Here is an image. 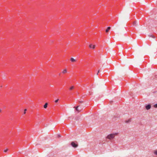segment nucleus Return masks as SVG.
Here are the masks:
<instances>
[{
    "label": "nucleus",
    "instance_id": "f257e3e1",
    "mask_svg": "<svg viewBox=\"0 0 157 157\" xmlns=\"http://www.w3.org/2000/svg\"><path fill=\"white\" fill-rule=\"evenodd\" d=\"M117 134V133L110 134L107 136V138L109 140H111Z\"/></svg>",
    "mask_w": 157,
    "mask_h": 157
},
{
    "label": "nucleus",
    "instance_id": "f03ea898",
    "mask_svg": "<svg viewBox=\"0 0 157 157\" xmlns=\"http://www.w3.org/2000/svg\"><path fill=\"white\" fill-rule=\"evenodd\" d=\"M71 144V146L74 148H76L78 146L77 144L73 142H72Z\"/></svg>",
    "mask_w": 157,
    "mask_h": 157
},
{
    "label": "nucleus",
    "instance_id": "7ed1b4c3",
    "mask_svg": "<svg viewBox=\"0 0 157 157\" xmlns=\"http://www.w3.org/2000/svg\"><path fill=\"white\" fill-rule=\"evenodd\" d=\"M145 108L147 110H149L151 108V105L150 104L146 105Z\"/></svg>",
    "mask_w": 157,
    "mask_h": 157
},
{
    "label": "nucleus",
    "instance_id": "20e7f679",
    "mask_svg": "<svg viewBox=\"0 0 157 157\" xmlns=\"http://www.w3.org/2000/svg\"><path fill=\"white\" fill-rule=\"evenodd\" d=\"M137 25V24L136 23V21H135L133 23V26H136Z\"/></svg>",
    "mask_w": 157,
    "mask_h": 157
},
{
    "label": "nucleus",
    "instance_id": "39448f33",
    "mask_svg": "<svg viewBox=\"0 0 157 157\" xmlns=\"http://www.w3.org/2000/svg\"><path fill=\"white\" fill-rule=\"evenodd\" d=\"M131 119H129L127 120H126L125 121V123H129V122H131Z\"/></svg>",
    "mask_w": 157,
    "mask_h": 157
},
{
    "label": "nucleus",
    "instance_id": "423d86ee",
    "mask_svg": "<svg viewBox=\"0 0 157 157\" xmlns=\"http://www.w3.org/2000/svg\"><path fill=\"white\" fill-rule=\"evenodd\" d=\"M95 45H93L92 44H90L89 46V47H90V48H92L93 49H94L95 48Z\"/></svg>",
    "mask_w": 157,
    "mask_h": 157
},
{
    "label": "nucleus",
    "instance_id": "0eeeda50",
    "mask_svg": "<svg viewBox=\"0 0 157 157\" xmlns=\"http://www.w3.org/2000/svg\"><path fill=\"white\" fill-rule=\"evenodd\" d=\"M48 105V103H46L44 105V108L46 109Z\"/></svg>",
    "mask_w": 157,
    "mask_h": 157
},
{
    "label": "nucleus",
    "instance_id": "6e6552de",
    "mask_svg": "<svg viewBox=\"0 0 157 157\" xmlns=\"http://www.w3.org/2000/svg\"><path fill=\"white\" fill-rule=\"evenodd\" d=\"M110 29V27H109L107 28V29L105 31L106 32H108Z\"/></svg>",
    "mask_w": 157,
    "mask_h": 157
},
{
    "label": "nucleus",
    "instance_id": "1a4fd4ad",
    "mask_svg": "<svg viewBox=\"0 0 157 157\" xmlns=\"http://www.w3.org/2000/svg\"><path fill=\"white\" fill-rule=\"evenodd\" d=\"M71 60L72 62H74L76 60L73 58H71Z\"/></svg>",
    "mask_w": 157,
    "mask_h": 157
},
{
    "label": "nucleus",
    "instance_id": "9d476101",
    "mask_svg": "<svg viewBox=\"0 0 157 157\" xmlns=\"http://www.w3.org/2000/svg\"><path fill=\"white\" fill-rule=\"evenodd\" d=\"M78 107H79V106H77L76 107H74V108H75V109H76V110L77 111H78V112H79V110H78Z\"/></svg>",
    "mask_w": 157,
    "mask_h": 157
},
{
    "label": "nucleus",
    "instance_id": "9b49d317",
    "mask_svg": "<svg viewBox=\"0 0 157 157\" xmlns=\"http://www.w3.org/2000/svg\"><path fill=\"white\" fill-rule=\"evenodd\" d=\"M67 72V70L66 69L64 70L63 71L62 73L63 74H64Z\"/></svg>",
    "mask_w": 157,
    "mask_h": 157
},
{
    "label": "nucleus",
    "instance_id": "f8f14e48",
    "mask_svg": "<svg viewBox=\"0 0 157 157\" xmlns=\"http://www.w3.org/2000/svg\"><path fill=\"white\" fill-rule=\"evenodd\" d=\"M149 36L150 37H152L153 38H155V36L154 35H152V34L149 35Z\"/></svg>",
    "mask_w": 157,
    "mask_h": 157
},
{
    "label": "nucleus",
    "instance_id": "ddd939ff",
    "mask_svg": "<svg viewBox=\"0 0 157 157\" xmlns=\"http://www.w3.org/2000/svg\"><path fill=\"white\" fill-rule=\"evenodd\" d=\"M154 153L155 155H157V150H155L154 151Z\"/></svg>",
    "mask_w": 157,
    "mask_h": 157
},
{
    "label": "nucleus",
    "instance_id": "4468645a",
    "mask_svg": "<svg viewBox=\"0 0 157 157\" xmlns=\"http://www.w3.org/2000/svg\"><path fill=\"white\" fill-rule=\"evenodd\" d=\"M74 86H71L70 88V90H72V89H74Z\"/></svg>",
    "mask_w": 157,
    "mask_h": 157
},
{
    "label": "nucleus",
    "instance_id": "2eb2a0df",
    "mask_svg": "<svg viewBox=\"0 0 157 157\" xmlns=\"http://www.w3.org/2000/svg\"><path fill=\"white\" fill-rule=\"evenodd\" d=\"M154 107L155 108H157V103L154 105Z\"/></svg>",
    "mask_w": 157,
    "mask_h": 157
},
{
    "label": "nucleus",
    "instance_id": "dca6fc26",
    "mask_svg": "<svg viewBox=\"0 0 157 157\" xmlns=\"http://www.w3.org/2000/svg\"><path fill=\"white\" fill-rule=\"evenodd\" d=\"M27 111V109H25L24 110V114H25V113H26V111Z\"/></svg>",
    "mask_w": 157,
    "mask_h": 157
},
{
    "label": "nucleus",
    "instance_id": "f3484780",
    "mask_svg": "<svg viewBox=\"0 0 157 157\" xmlns=\"http://www.w3.org/2000/svg\"><path fill=\"white\" fill-rule=\"evenodd\" d=\"M8 149H7L5 150H4V152H6L8 151Z\"/></svg>",
    "mask_w": 157,
    "mask_h": 157
},
{
    "label": "nucleus",
    "instance_id": "a211bd4d",
    "mask_svg": "<svg viewBox=\"0 0 157 157\" xmlns=\"http://www.w3.org/2000/svg\"><path fill=\"white\" fill-rule=\"evenodd\" d=\"M58 101H59V99H57L55 101V102L56 103H57V102H58Z\"/></svg>",
    "mask_w": 157,
    "mask_h": 157
},
{
    "label": "nucleus",
    "instance_id": "6ab92c4d",
    "mask_svg": "<svg viewBox=\"0 0 157 157\" xmlns=\"http://www.w3.org/2000/svg\"><path fill=\"white\" fill-rule=\"evenodd\" d=\"M101 70H98V73H97V75H98V73L100 72H101Z\"/></svg>",
    "mask_w": 157,
    "mask_h": 157
},
{
    "label": "nucleus",
    "instance_id": "aec40b11",
    "mask_svg": "<svg viewBox=\"0 0 157 157\" xmlns=\"http://www.w3.org/2000/svg\"><path fill=\"white\" fill-rule=\"evenodd\" d=\"M58 137H60L61 136H60V135H58Z\"/></svg>",
    "mask_w": 157,
    "mask_h": 157
},
{
    "label": "nucleus",
    "instance_id": "412c9836",
    "mask_svg": "<svg viewBox=\"0 0 157 157\" xmlns=\"http://www.w3.org/2000/svg\"><path fill=\"white\" fill-rule=\"evenodd\" d=\"M80 103H82V101H80Z\"/></svg>",
    "mask_w": 157,
    "mask_h": 157
},
{
    "label": "nucleus",
    "instance_id": "4be33fe9",
    "mask_svg": "<svg viewBox=\"0 0 157 157\" xmlns=\"http://www.w3.org/2000/svg\"><path fill=\"white\" fill-rule=\"evenodd\" d=\"M1 112V110H0V112Z\"/></svg>",
    "mask_w": 157,
    "mask_h": 157
},
{
    "label": "nucleus",
    "instance_id": "5701e85b",
    "mask_svg": "<svg viewBox=\"0 0 157 157\" xmlns=\"http://www.w3.org/2000/svg\"><path fill=\"white\" fill-rule=\"evenodd\" d=\"M60 73L59 74V75H60Z\"/></svg>",
    "mask_w": 157,
    "mask_h": 157
}]
</instances>
